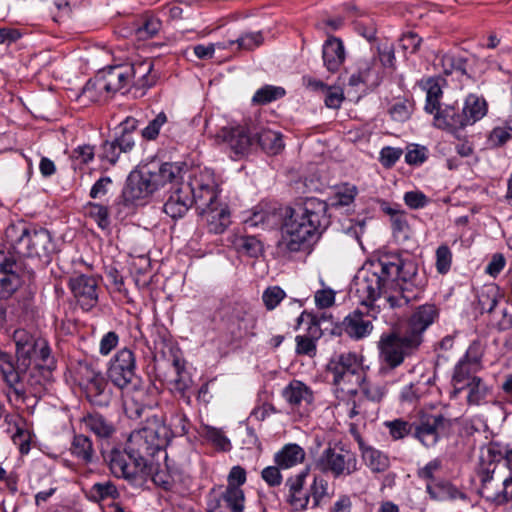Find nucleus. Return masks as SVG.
<instances>
[{
    "label": "nucleus",
    "instance_id": "nucleus-8",
    "mask_svg": "<svg viewBox=\"0 0 512 512\" xmlns=\"http://www.w3.org/2000/svg\"><path fill=\"white\" fill-rule=\"evenodd\" d=\"M418 339L412 338L407 332L384 333L378 341L379 363L378 373L387 378L402 365L405 358L414 354L420 347Z\"/></svg>",
    "mask_w": 512,
    "mask_h": 512
},
{
    "label": "nucleus",
    "instance_id": "nucleus-48",
    "mask_svg": "<svg viewBox=\"0 0 512 512\" xmlns=\"http://www.w3.org/2000/svg\"><path fill=\"white\" fill-rule=\"evenodd\" d=\"M233 245L239 253L252 258L258 257L263 250L261 242L254 236H237L233 241Z\"/></svg>",
    "mask_w": 512,
    "mask_h": 512
},
{
    "label": "nucleus",
    "instance_id": "nucleus-39",
    "mask_svg": "<svg viewBox=\"0 0 512 512\" xmlns=\"http://www.w3.org/2000/svg\"><path fill=\"white\" fill-rule=\"evenodd\" d=\"M426 492L430 498L435 501L465 499V495L454 485L445 480H438L435 483L426 484Z\"/></svg>",
    "mask_w": 512,
    "mask_h": 512
},
{
    "label": "nucleus",
    "instance_id": "nucleus-53",
    "mask_svg": "<svg viewBox=\"0 0 512 512\" xmlns=\"http://www.w3.org/2000/svg\"><path fill=\"white\" fill-rule=\"evenodd\" d=\"M384 425L388 428L393 440L403 439L413 431V424L403 419L386 421Z\"/></svg>",
    "mask_w": 512,
    "mask_h": 512
},
{
    "label": "nucleus",
    "instance_id": "nucleus-47",
    "mask_svg": "<svg viewBox=\"0 0 512 512\" xmlns=\"http://www.w3.org/2000/svg\"><path fill=\"white\" fill-rule=\"evenodd\" d=\"M512 139V120L495 126L488 134L486 144L489 148H499Z\"/></svg>",
    "mask_w": 512,
    "mask_h": 512
},
{
    "label": "nucleus",
    "instance_id": "nucleus-17",
    "mask_svg": "<svg viewBox=\"0 0 512 512\" xmlns=\"http://www.w3.org/2000/svg\"><path fill=\"white\" fill-rule=\"evenodd\" d=\"M99 280L93 275L75 274L69 278L68 286L79 306L89 311L98 303Z\"/></svg>",
    "mask_w": 512,
    "mask_h": 512
},
{
    "label": "nucleus",
    "instance_id": "nucleus-61",
    "mask_svg": "<svg viewBox=\"0 0 512 512\" xmlns=\"http://www.w3.org/2000/svg\"><path fill=\"white\" fill-rule=\"evenodd\" d=\"M452 264V252L447 245H441L436 250V270L439 274H446Z\"/></svg>",
    "mask_w": 512,
    "mask_h": 512
},
{
    "label": "nucleus",
    "instance_id": "nucleus-10",
    "mask_svg": "<svg viewBox=\"0 0 512 512\" xmlns=\"http://www.w3.org/2000/svg\"><path fill=\"white\" fill-rule=\"evenodd\" d=\"M318 467L335 478L346 477L358 470L356 454L342 446L327 447L320 455Z\"/></svg>",
    "mask_w": 512,
    "mask_h": 512
},
{
    "label": "nucleus",
    "instance_id": "nucleus-34",
    "mask_svg": "<svg viewBox=\"0 0 512 512\" xmlns=\"http://www.w3.org/2000/svg\"><path fill=\"white\" fill-rule=\"evenodd\" d=\"M465 125L471 126L481 120L488 112V104L483 97L469 94L461 108Z\"/></svg>",
    "mask_w": 512,
    "mask_h": 512
},
{
    "label": "nucleus",
    "instance_id": "nucleus-42",
    "mask_svg": "<svg viewBox=\"0 0 512 512\" xmlns=\"http://www.w3.org/2000/svg\"><path fill=\"white\" fill-rule=\"evenodd\" d=\"M474 59L473 55L447 53L442 55L440 62L446 74H452L456 71L462 75H467L470 62Z\"/></svg>",
    "mask_w": 512,
    "mask_h": 512
},
{
    "label": "nucleus",
    "instance_id": "nucleus-45",
    "mask_svg": "<svg viewBox=\"0 0 512 512\" xmlns=\"http://www.w3.org/2000/svg\"><path fill=\"white\" fill-rule=\"evenodd\" d=\"M256 136L257 143L267 153L278 154L284 148L282 135L277 131L263 128Z\"/></svg>",
    "mask_w": 512,
    "mask_h": 512
},
{
    "label": "nucleus",
    "instance_id": "nucleus-6",
    "mask_svg": "<svg viewBox=\"0 0 512 512\" xmlns=\"http://www.w3.org/2000/svg\"><path fill=\"white\" fill-rule=\"evenodd\" d=\"M172 437L171 429L165 424L162 417H148L145 423L134 430L128 439L129 451L142 456L149 466L153 464L155 457L163 455L166 459L165 449Z\"/></svg>",
    "mask_w": 512,
    "mask_h": 512
},
{
    "label": "nucleus",
    "instance_id": "nucleus-33",
    "mask_svg": "<svg viewBox=\"0 0 512 512\" xmlns=\"http://www.w3.org/2000/svg\"><path fill=\"white\" fill-rule=\"evenodd\" d=\"M358 445L365 465L373 473H382L390 466V459L384 452L364 443L358 438Z\"/></svg>",
    "mask_w": 512,
    "mask_h": 512
},
{
    "label": "nucleus",
    "instance_id": "nucleus-51",
    "mask_svg": "<svg viewBox=\"0 0 512 512\" xmlns=\"http://www.w3.org/2000/svg\"><path fill=\"white\" fill-rule=\"evenodd\" d=\"M358 388L361 389L363 395L368 400L373 402H380L386 394L385 386L368 381L366 377V372L364 373V381L357 384V389Z\"/></svg>",
    "mask_w": 512,
    "mask_h": 512
},
{
    "label": "nucleus",
    "instance_id": "nucleus-30",
    "mask_svg": "<svg viewBox=\"0 0 512 512\" xmlns=\"http://www.w3.org/2000/svg\"><path fill=\"white\" fill-rule=\"evenodd\" d=\"M157 190L166 184L184 182L183 167L180 163H163L156 170L148 169Z\"/></svg>",
    "mask_w": 512,
    "mask_h": 512
},
{
    "label": "nucleus",
    "instance_id": "nucleus-13",
    "mask_svg": "<svg viewBox=\"0 0 512 512\" xmlns=\"http://www.w3.org/2000/svg\"><path fill=\"white\" fill-rule=\"evenodd\" d=\"M208 133L217 144H225L236 158L247 155L254 143L247 125H227L215 132L208 128Z\"/></svg>",
    "mask_w": 512,
    "mask_h": 512
},
{
    "label": "nucleus",
    "instance_id": "nucleus-4",
    "mask_svg": "<svg viewBox=\"0 0 512 512\" xmlns=\"http://www.w3.org/2000/svg\"><path fill=\"white\" fill-rule=\"evenodd\" d=\"M108 379L122 391L133 393L131 402L125 403L129 417H140L146 407L141 378L136 373V359L132 350L123 348L110 360L107 370Z\"/></svg>",
    "mask_w": 512,
    "mask_h": 512
},
{
    "label": "nucleus",
    "instance_id": "nucleus-27",
    "mask_svg": "<svg viewBox=\"0 0 512 512\" xmlns=\"http://www.w3.org/2000/svg\"><path fill=\"white\" fill-rule=\"evenodd\" d=\"M245 496L242 489L226 488L215 504L210 502V512H243Z\"/></svg>",
    "mask_w": 512,
    "mask_h": 512
},
{
    "label": "nucleus",
    "instance_id": "nucleus-43",
    "mask_svg": "<svg viewBox=\"0 0 512 512\" xmlns=\"http://www.w3.org/2000/svg\"><path fill=\"white\" fill-rule=\"evenodd\" d=\"M136 119L127 118L116 128L114 139L123 153L130 152L135 146L134 130L136 129Z\"/></svg>",
    "mask_w": 512,
    "mask_h": 512
},
{
    "label": "nucleus",
    "instance_id": "nucleus-7",
    "mask_svg": "<svg viewBox=\"0 0 512 512\" xmlns=\"http://www.w3.org/2000/svg\"><path fill=\"white\" fill-rule=\"evenodd\" d=\"M388 274L383 256L364 264L357 272L353 289L362 305L372 308L381 297L388 305V296L396 295Z\"/></svg>",
    "mask_w": 512,
    "mask_h": 512
},
{
    "label": "nucleus",
    "instance_id": "nucleus-60",
    "mask_svg": "<svg viewBox=\"0 0 512 512\" xmlns=\"http://www.w3.org/2000/svg\"><path fill=\"white\" fill-rule=\"evenodd\" d=\"M238 328L233 331L236 337H243L245 335H254L253 330L256 327V317L248 312H241L237 315Z\"/></svg>",
    "mask_w": 512,
    "mask_h": 512
},
{
    "label": "nucleus",
    "instance_id": "nucleus-57",
    "mask_svg": "<svg viewBox=\"0 0 512 512\" xmlns=\"http://www.w3.org/2000/svg\"><path fill=\"white\" fill-rule=\"evenodd\" d=\"M161 21L153 16H146L143 23L136 29L139 39H147L155 36L161 29Z\"/></svg>",
    "mask_w": 512,
    "mask_h": 512
},
{
    "label": "nucleus",
    "instance_id": "nucleus-55",
    "mask_svg": "<svg viewBox=\"0 0 512 512\" xmlns=\"http://www.w3.org/2000/svg\"><path fill=\"white\" fill-rule=\"evenodd\" d=\"M413 111V104L406 99L396 101L389 108V114L397 122L407 121Z\"/></svg>",
    "mask_w": 512,
    "mask_h": 512
},
{
    "label": "nucleus",
    "instance_id": "nucleus-29",
    "mask_svg": "<svg viewBox=\"0 0 512 512\" xmlns=\"http://www.w3.org/2000/svg\"><path fill=\"white\" fill-rule=\"evenodd\" d=\"M30 488L35 493V504L40 506L45 503L49 498L56 492L55 481L48 473H40L38 471H32L29 478Z\"/></svg>",
    "mask_w": 512,
    "mask_h": 512
},
{
    "label": "nucleus",
    "instance_id": "nucleus-32",
    "mask_svg": "<svg viewBox=\"0 0 512 512\" xmlns=\"http://www.w3.org/2000/svg\"><path fill=\"white\" fill-rule=\"evenodd\" d=\"M509 450L510 448L507 445H502L498 442H490L481 449L478 468L505 470L503 467H499L498 464L501 460H507Z\"/></svg>",
    "mask_w": 512,
    "mask_h": 512
},
{
    "label": "nucleus",
    "instance_id": "nucleus-19",
    "mask_svg": "<svg viewBox=\"0 0 512 512\" xmlns=\"http://www.w3.org/2000/svg\"><path fill=\"white\" fill-rule=\"evenodd\" d=\"M168 194L163 207L164 212L173 219L182 218L194 203L189 186L174 183Z\"/></svg>",
    "mask_w": 512,
    "mask_h": 512
},
{
    "label": "nucleus",
    "instance_id": "nucleus-21",
    "mask_svg": "<svg viewBox=\"0 0 512 512\" xmlns=\"http://www.w3.org/2000/svg\"><path fill=\"white\" fill-rule=\"evenodd\" d=\"M439 311L434 304H424L419 306L411 315L408 321L407 332L412 338L423 342V333L438 318Z\"/></svg>",
    "mask_w": 512,
    "mask_h": 512
},
{
    "label": "nucleus",
    "instance_id": "nucleus-58",
    "mask_svg": "<svg viewBox=\"0 0 512 512\" xmlns=\"http://www.w3.org/2000/svg\"><path fill=\"white\" fill-rule=\"evenodd\" d=\"M286 297L285 291L279 286H270L262 294V301L267 310H274Z\"/></svg>",
    "mask_w": 512,
    "mask_h": 512
},
{
    "label": "nucleus",
    "instance_id": "nucleus-3",
    "mask_svg": "<svg viewBox=\"0 0 512 512\" xmlns=\"http://www.w3.org/2000/svg\"><path fill=\"white\" fill-rule=\"evenodd\" d=\"M383 259L396 294L388 296V307L400 308L417 299L425 285V279L418 274L417 263L400 254H385Z\"/></svg>",
    "mask_w": 512,
    "mask_h": 512
},
{
    "label": "nucleus",
    "instance_id": "nucleus-50",
    "mask_svg": "<svg viewBox=\"0 0 512 512\" xmlns=\"http://www.w3.org/2000/svg\"><path fill=\"white\" fill-rule=\"evenodd\" d=\"M284 95V88L279 86L265 85L255 92L252 98V102L258 105H265L282 98Z\"/></svg>",
    "mask_w": 512,
    "mask_h": 512
},
{
    "label": "nucleus",
    "instance_id": "nucleus-54",
    "mask_svg": "<svg viewBox=\"0 0 512 512\" xmlns=\"http://www.w3.org/2000/svg\"><path fill=\"white\" fill-rule=\"evenodd\" d=\"M442 468V461L438 458H435L429 461L425 466L421 467L417 471V477L425 482L426 484L435 483L439 479L436 477V474Z\"/></svg>",
    "mask_w": 512,
    "mask_h": 512
},
{
    "label": "nucleus",
    "instance_id": "nucleus-46",
    "mask_svg": "<svg viewBox=\"0 0 512 512\" xmlns=\"http://www.w3.org/2000/svg\"><path fill=\"white\" fill-rule=\"evenodd\" d=\"M423 89L426 91V103L424 109L427 113L433 114L441 107L440 99L442 97V89L439 84V80L435 78L427 79L423 83Z\"/></svg>",
    "mask_w": 512,
    "mask_h": 512
},
{
    "label": "nucleus",
    "instance_id": "nucleus-25",
    "mask_svg": "<svg viewBox=\"0 0 512 512\" xmlns=\"http://www.w3.org/2000/svg\"><path fill=\"white\" fill-rule=\"evenodd\" d=\"M131 86L137 89H147L154 85L156 76L152 75L153 62L150 59L126 64Z\"/></svg>",
    "mask_w": 512,
    "mask_h": 512
},
{
    "label": "nucleus",
    "instance_id": "nucleus-37",
    "mask_svg": "<svg viewBox=\"0 0 512 512\" xmlns=\"http://www.w3.org/2000/svg\"><path fill=\"white\" fill-rule=\"evenodd\" d=\"M69 451L73 457L85 465L95 461V449L90 437L84 434H75Z\"/></svg>",
    "mask_w": 512,
    "mask_h": 512
},
{
    "label": "nucleus",
    "instance_id": "nucleus-23",
    "mask_svg": "<svg viewBox=\"0 0 512 512\" xmlns=\"http://www.w3.org/2000/svg\"><path fill=\"white\" fill-rule=\"evenodd\" d=\"M447 422L441 414L427 416L414 428V436L425 447H432L438 442L440 432L445 429Z\"/></svg>",
    "mask_w": 512,
    "mask_h": 512
},
{
    "label": "nucleus",
    "instance_id": "nucleus-24",
    "mask_svg": "<svg viewBox=\"0 0 512 512\" xmlns=\"http://www.w3.org/2000/svg\"><path fill=\"white\" fill-rule=\"evenodd\" d=\"M324 67L331 73L339 71L346 59L343 41L335 36H329L322 46Z\"/></svg>",
    "mask_w": 512,
    "mask_h": 512
},
{
    "label": "nucleus",
    "instance_id": "nucleus-16",
    "mask_svg": "<svg viewBox=\"0 0 512 512\" xmlns=\"http://www.w3.org/2000/svg\"><path fill=\"white\" fill-rule=\"evenodd\" d=\"M157 190L148 169L132 171L122 191L121 199L125 206H130L138 200L145 199Z\"/></svg>",
    "mask_w": 512,
    "mask_h": 512
},
{
    "label": "nucleus",
    "instance_id": "nucleus-49",
    "mask_svg": "<svg viewBox=\"0 0 512 512\" xmlns=\"http://www.w3.org/2000/svg\"><path fill=\"white\" fill-rule=\"evenodd\" d=\"M118 497L119 491L111 481L95 483L90 489V498L96 502Z\"/></svg>",
    "mask_w": 512,
    "mask_h": 512
},
{
    "label": "nucleus",
    "instance_id": "nucleus-12",
    "mask_svg": "<svg viewBox=\"0 0 512 512\" xmlns=\"http://www.w3.org/2000/svg\"><path fill=\"white\" fill-rule=\"evenodd\" d=\"M182 184L189 186L190 195L196 205V209L212 205L213 202L218 200L214 173L209 169L191 170L187 175V179Z\"/></svg>",
    "mask_w": 512,
    "mask_h": 512
},
{
    "label": "nucleus",
    "instance_id": "nucleus-38",
    "mask_svg": "<svg viewBox=\"0 0 512 512\" xmlns=\"http://www.w3.org/2000/svg\"><path fill=\"white\" fill-rule=\"evenodd\" d=\"M173 365L176 370V377L172 381V390L189 405L191 403V390L193 387L192 377L180 364L179 359H175Z\"/></svg>",
    "mask_w": 512,
    "mask_h": 512
},
{
    "label": "nucleus",
    "instance_id": "nucleus-62",
    "mask_svg": "<svg viewBox=\"0 0 512 512\" xmlns=\"http://www.w3.org/2000/svg\"><path fill=\"white\" fill-rule=\"evenodd\" d=\"M498 292L496 288L490 287L482 291L479 295V305L483 312L491 313L495 310L498 303Z\"/></svg>",
    "mask_w": 512,
    "mask_h": 512
},
{
    "label": "nucleus",
    "instance_id": "nucleus-26",
    "mask_svg": "<svg viewBox=\"0 0 512 512\" xmlns=\"http://www.w3.org/2000/svg\"><path fill=\"white\" fill-rule=\"evenodd\" d=\"M341 325L344 333L355 340L369 336L373 330L372 322L359 310L348 314Z\"/></svg>",
    "mask_w": 512,
    "mask_h": 512
},
{
    "label": "nucleus",
    "instance_id": "nucleus-44",
    "mask_svg": "<svg viewBox=\"0 0 512 512\" xmlns=\"http://www.w3.org/2000/svg\"><path fill=\"white\" fill-rule=\"evenodd\" d=\"M85 427L97 437L108 439L115 433L113 423L98 413L89 414L83 418Z\"/></svg>",
    "mask_w": 512,
    "mask_h": 512
},
{
    "label": "nucleus",
    "instance_id": "nucleus-35",
    "mask_svg": "<svg viewBox=\"0 0 512 512\" xmlns=\"http://www.w3.org/2000/svg\"><path fill=\"white\" fill-rule=\"evenodd\" d=\"M284 399L292 406L311 404L314 400L312 390L299 380L291 381L282 391Z\"/></svg>",
    "mask_w": 512,
    "mask_h": 512
},
{
    "label": "nucleus",
    "instance_id": "nucleus-28",
    "mask_svg": "<svg viewBox=\"0 0 512 512\" xmlns=\"http://www.w3.org/2000/svg\"><path fill=\"white\" fill-rule=\"evenodd\" d=\"M434 125L441 129L460 130L466 127L462 111L459 107L445 104L434 113Z\"/></svg>",
    "mask_w": 512,
    "mask_h": 512
},
{
    "label": "nucleus",
    "instance_id": "nucleus-2",
    "mask_svg": "<svg viewBox=\"0 0 512 512\" xmlns=\"http://www.w3.org/2000/svg\"><path fill=\"white\" fill-rule=\"evenodd\" d=\"M327 210L328 204L315 197L297 203L284 222L279 250L283 253L303 250L312 238L329 226Z\"/></svg>",
    "mask_w": 512,
    "mask_h": 512
},
{
    "label": "nucleus",
    "instance_id": "nucleus-41",
    "mask_svg": "<svg viewBox=\"0 0 512 512\" xmlns=\"http://www.w3.org/2000/svg\"><path fill=\"white\" fill-rule=\"evenodd\" d=\"M20 370L14 367L11 356L0 350V372L4 381L13 389L18 397H22L25 394L24 390L17 386L20 381Z\"/></svg>",
    "mask_w": 512,
    "mask_h": 512
},
{
    "label": "nucleus",
    "instance_id": "nucleus-14",
    "mask_svg": "<svg viewBox=\"0 0 512 512\" xmlns=\"http://www.w3.org/2000/svg\"><path fill=\"white\" fill-rule=\"evenodd\" d=\"M131 80L125 65L110 66L100 70L97 75L90 79L84 86L83 92L95 91L98 94L116 93L128 86Z\"/></svg>",
    "mask_w": 512,
    "mask_h": 512
},
{
    "label": "nucleus",
    "instance_id": "nucleus-5",
    "mask_svg": "<svg viewBox=\"0 0 512 512\" xmlns=\"http://www.w3.org/2000/svg\"><path fill=\"white\" fill-rule=\"evenodd\" d=\"M364 357L356 352L346 351L334 354L327 363V373L336 398L349 401L357 395V384L364 381Z\"/></svg>",
    "mask_w": 512,
    "mask_h": 512
},
{
    "label": "nucleus",
    "instance_id": "nucleus-9",
    "mask_svg": "<svg viewBox=\"0 0 512 512\" xmlns=\"http://www.w3.org/2000/svg\"><path fill=\"white\" fill-rule=\"evenodd\" d=\"M16 345L18 369L26 370L31 364V355L39 349L40 360L46 366L53 363L48 342L39 336L33 335L25 329H18L13 334Z\"/></svg>",
    "mask_w": 512,
    "mask_h": 512
},
{
    "label": "nucleus",
    "instance_id": "nucleus-52",
    "mask_svg": "<svg viewBox=\"0 0 512 512\" xmlns=\"http://www.w3.org/2000/svg\"><path fill=\"white\" fill-rule=\"evenodd\" d=\"M86 211L89 217H91L101 229H107L110 226L109 211L106 206L90 202L86 205Z\"/></svg>",
    "mask_w": 512,
    "mask_h": 512
},
{
    "label": "nucleus",
    "instance_id": "nucleus-63",
    "mask_svg": "<svg viewBox=\"0 0 512 512\" xmlns=\"http://www.w3.org/2000/svg\"><path fill=\"white\" fill-rule=\"evenodd\" d=\"M167 122L166 114L161 112L142 130V136L147 140H154L161 127Z\"/></svg>",
    "mask_w": 512,
    "mask_h": 512
},
{
    "label": "nucleus",
    "instance_id": "nucleus-20",
    "mask_svg": "<svg viewBox=\"0 0 512 512\" xmlns=\"http://www.w3.org/2000/svg\"><path fill=\"white\" fill-rule=\"evenodd\" d=\"M308 469L287 478L285 488V499L294 511H301L307 508L309 503V491L304 488Z\"/></svg>",
    "mask_w": 512,
    "mask_h": 512
},
{
    "label": "nucleus",
    "instance_id": "nucleus-18",
    "mask_svg": "<svg viewBox=\"0 0 512 512\" xmlns=\"http://www.w3.org/2000/svg\"><path fill=\"white\" fill-rule=\"evenodd\" d=\"M480 480L479 494L490 502L500 503V497L504 491L503 486L507 481L505 470H493L491 468H478Z\"/></svg>",
    "mask_w": 512,
    "mask_h": 512
},
{
    "label": "nucleus",
    "instance_id": "nucleus-64",
    "mask_svg": "<svg viewBox=\"0 0 512 512\" xmlns=\"http://www.w3.org/2000/svg\"><path fill=\"white\" fill-rule=\"evenodd\" d=\"M328 482L322 477H315L309 490V496H312L313 506L319 505L321 499L327 495Z\"/></svg>",
    "mask_w": 512,
    "mask_h": 512
},
{
    "label": "nucleus",
    "instance_id": "nucleus-22",
    "mask_svg": "<svg viewBox=\"0 0 512 512\" xmlns=\"http://www.w3.org/2000/svg\"><path fill=\"white\" fill-rule=\"evenodd\" d=\"M197 211L211 233L221 234L231 223L227 205L220 203L218 200L213 202L212 205L198 208Z\"/></svg>",
    "mask_w": 512,
    "mask_h": 512
},
{
    "label": "nucleus",
    "instance_id": "nucleus-36",
    "mask_svg": "<svg viewBox=\"0 0 512 512\" xmlns=\"http://www.w3.org/2000/svg\"><path fill=\"white\" fill-rule=\"evenodd\" d=\"M306 457L305 450L295 443L284 445L274 455V462L282 469H290L298 464H301Z\"/></svg>",
    "mask_w": 512,
    "mask_h": 512
},
{
    "label": "nucleus",
    "instance_id": "nucleus-11",
    "mask_svg": "<svg viewBox=\"0 0 512 512\" xmlns=\"http://www.w3.org/2000/svg\"><path fill=\"white\" fill-rule=\"evenodd\" d=\"M111 472L116 477H121L129 481L137 478H143L148 475L151 469L144 462L142 456L129 451V443L125 450L113 449L108 457Z\"/></svg>",
    "mask_w": 512,
    "mask_h": 512
},
{
    "label": "nucleus",
    "instance_id": "nucleus-31",
    "mask_svg": "<svg viewBox=\"0 0 512 512\" xmlns=\"http://www.w3.org/2000/svg\"><path fill=\"white\" fill-rule=\"evenodd\" d=\"M484 351L485 349L481 341L473 340L463 357L455 364L453 371H458L459 367H461L464 373L478 372L482 368Z\"/></svg>",
    "mask_w": 512,
    "mask_h": 512
},
{
    "label": "nucleus",
    "instance_id": "nucleus-59",
    "mask_svg": "<svg viewBox=\"0 0 512 512\" xmlns=\"http://www.w3.org/2000/svg\"><path fill=\"white\" fill-rule=\"evenodd\" d=\"M263 43V36L260 32L246 33L228 42L229 46L237 44L238 49L252 50Z\"/></svg>",
    "mask_w": 512,
    "mask_h": 512
},
{
    "label": "nucleus",
    "instance_id": "nucleus-15",
    "mask_svg": "<svg viewBox=\"0 0 512 512\" xmlns=\"http://www.w3.org/2000/svg\"><path fill=\"white\" fill-rule=\"evenodd\" d=\"M474 374L464 373L461 367L458 371H453L451 377L452 398H457L461 392L467 391L466 398L469 405H480L485 402L490 389L480 377Z\"/></svg>",
    "mask_w": 512,
    "mask_h": 512
},
{
    "label": "nucleus",
    "instance_id": "nucleus-40",
    "mask_svg": "<svg viewBox=\"0 0 512 512\" xmlns=\"http://www.w3.org/2000/svg\"><path fill=\"white\" fill-rule=\"evenodd\" d=\"M82 381L85 383L88 396L101 395L107 385V382L100 371L93 368L92 365L85 364L80 368Z\"/></svg>",
    "mask_w": 512,
    "mask_h": 512
},
{
    "label": "nucleus",
    "instance_id": "nucleus-56",
    "mask_svg": "<svg viewBox=\"0 0 512 512\" xmlns=\"http://www.w3.org/2000/svg\"><path fill=\"white\" fill-rule=\"evenodd\" d=\"M202 435L221 450L226 451L230 449V441L222 430L207 425L203 427Z\"/></svg>",
    "mask_w": 512,
    "mask_h": 512
},
{
    "label": "nucleus",
    "instance_id": "nucleus-1",
    "mask_svg": "<svg viewBox=\"0 0 512 512\" xmlns=\"http://www.w3.org/2000/svg\"><path fill=\"white\" fill-rule=\"evenodd\" d=\"M13 251L0 250V301L10 299L25 283H31L35 271L19 256L37 259L42 265L50 263L56 250L50 232L45 228H23L13 242Z\"/></svg>",
    "mask_w": 512,
    "mask_h": 512
}]
</instances>
